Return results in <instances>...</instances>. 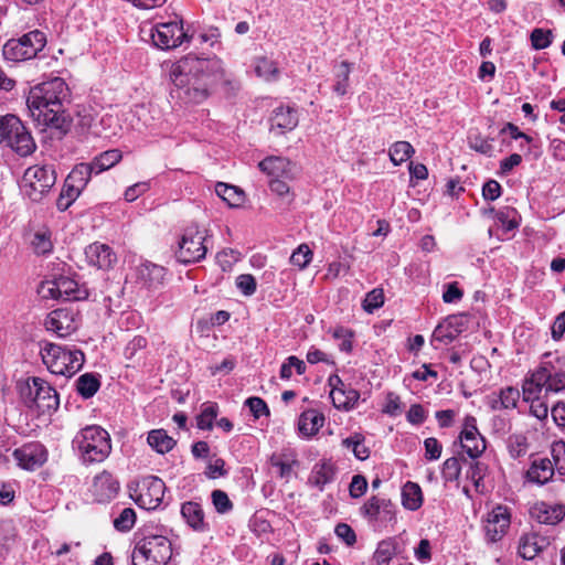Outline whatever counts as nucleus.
Returning <instances> with one entry per match:
<instances>
[{
	"instance_id": "obj_47",
	"label": "nucleus",
	"mask_w": 565,
	"mask_h": 565,
	"mask_svg": "<svg viewBox=\"0 0 565 565\" xmlns=\"http://www.w3.org/2000/svg\"><path fill=\"white\" fill-rule=\"evenodd\" d=\"M136 522V512L131 508H125L114 520V526L120 532H127L132 529Z\"/></svg>"
},
{
	"instance_id": "obj_50",
	"label": "nucleus",
	"mask_w": 565,
	"mask_h": 565,
	"mask_svg": "<svg viewBox=\"0 0 565 565\" xmlns=\"http://www.w3.org/2000/svg\"><path fill=\"white\" fill-rule=\"evenodd\" d=\"M34 184H35V170L32 167H29L24 171V174L22 175V178L19 182V188H20L21 193L24 196L32 200L33 193L35 191Z\"/></svg>"
},
{
	"instance_id": "obj_37",
	"label": "nucleus",
	"mask_w": 565,
	"mask_h": 565,
	"mask_svg": "<svg viewBox=\"0 0 565 565\" xmlns=\"http://www.w3.org/2000/svg\"><path fill=\"white\" fill-rule=\"evenodd\" d=\"M351 73V64L347 61L341 62L334 68L333 92L338 96H344L349 89V79Z\"/></svg>"
},
{
	"instance_id": "obj_63",
	"label": "nucleus",
	"mask_w": 565,
	"mask_h": 565,
	"mask_svg": "<svg viewBox=\"0 0 565 565\" xmlns=\"http://www.w3.org/2000/svg\"><path fill=\"white\" fill-rule=\"evenodd\" d=\"M367 489V482L366 479L361 475H355L352 478V481L350 483V495L352 498H360L362 497Z\"/></svg>"
},
{
	"instance_id": "obj_30",
	"label": "nucleus",
	"mask_w": 565,
	"mask_h": 565,
	"mask_svg": "<svg viewBox=\"0 0 565 565\" xmlns=\"http://www.w3.org/2000/svg\"><path fill=\"white\" fill-rule=\"evenodd\" d=\"M148 445L158 454L164 455L171 451L177 441L173 437L169 436L164 429H152L148 433Z\"/></svg>"
},
{
	"instance_id": "obj_62",
	"label": "nucleus",
	"mask_w": 565,
	"mask_h": 565,
	"mask_svg": "<svg viewBox=\"0 0 565 565\" xmlns=\"http://www.w3.org/2000/svg\"><path fill=\"white\" fill-rule=\"evenodd\" d=\"M501 185L495 180H489L482 186V196L487 201H494L501 195Z\"/></svg>"
},
{
	"instance_id": "obj_18",
	"label": "nucleus",
	"mask_w": 565,
	"mask_h": 565,
	"mask_svg": "<svg viewBox=\"0 0 565 565\" xmlns=\"http://www.w3.org/2000/svg\"><path fill=\"white\" fill-rule=\"evenodd\" d=\"M95 173L90 163H79L73 168L65 180V188L71 191V198H78Z\"/></svg>"
},
{
	"instance_id": "obj_19",
	"label": "nucleus",
	"mask_w": 565,
	"mask_h": 565,
	"mask_svg": "<svg viewBox=\"0 0 565 565\" xmlns=\"http://www.w3.org/2000/svg\"><path fill=\"white\" fill-rule=\"evenodd\" d=\"M92 491L98 502H106L116 497L119 491V482L108 471L95 476Z\"/></svg>"
},
{
	"instance_id": "obj_31",
	"label": "nucleus",
	"mask_w": 565,
	"mask_h": 565,
	"mask_svg": "<svg viewBox=\"0 0 565 565\" xmlns=\"http://www.w3.org/2000/svg\"><path fill=\"white\" fill-rule=\"evenodd\" d=\"M330 397L334 407L339 409L353 408L360 398V394L356 390L347 387L345 385L341 390L330 391Z\"/></svg>"
},
{
	"instance_id": "obj_59",
	"label": "nucleus",
	"mask_w": 565,
	"mask_h": 565,
	"mask_svg": "<svg viewBox=\"0 0 565 565\" xmlns=\"http://www.w3.org/2000/svg\"><path fill=\"white\" fill-rule=\"evenodd\" d=\"M150 189V183L147 181L137 182L130 186H128L124 193V198L127 202H134L139 196L145 194Z\"/></svg>"
},
{
	"instance_id": "obj_6",
	"label": "nucleus",
	"mask_w": 565,
	"mask_h": 565,
	"mask_svg": "<svg viewBox=\"0 0 565 565\" xmlns=\"http://www.w3.org/2000/svg\"><path fill=\"white\" fill-rule=\"evenodd\" d=\"M42 361L46 369L56 375L72 376L84 365V353L75 348L47 343L41 349Z\"/></svg>"
},
{
	"instance_id": "obj_10",
	"label": "nucleus",
	"mask_w": 565,
	"mask_h": 565,
	"mask_svg": "<svg viewBox=\"0 0 565 565\" xmlns=\"http://www.w3.org/2000/svg\"><path fill=\"white\" fill-rule=\"evenodd\" d=\"M153 44L161 50H170L180 46L190 36L183 30L182 20L157 23L151 32Z\"/></svg>"
},
{
	"instance_id": "obj_24",
	"label": "nucleus",
	"mask_w": 565,
	"mask_h": 565,
	"mask_svg": "<svg viewBox=\"0 0 565 565\" xmlns=\"http://www.w3.org/2000/svg\"><path fill=\"white\" fill-rule=\"evenodd\" d=\"M335 473V465L331 460H322L313 466L309 482L322 491L327 484L334 480Z\"/></svg>"
},
{
	"instance_id": "obj_53",
	"label": "nucleus",
	"mask_w": 565,
	"mask_h": 565,
	"mask_svg": "<svg viewBox=\"0 0 565 565\" xmlns=\"http://www.w3.org/2000/svg\"><path fill=\"white\" fill-rule=\"evenodd\" d=\"M552 31L534 29L531 33V44L535 50H544L552 43Z\"/></svg>"
},
{
	"instance_id": "obj_54",
	"label": "nucleus",
	"mask_w": 565,
	"mask_h": 565,
	"mask_svg": "<svg viewBox=\"0 0 565 565\" xmlns=\"http://www.w3.org/2000/svg\"><path fill=\"white\" fill-rule=\"evenodd\" d=\"M211 497L213 505L218 513L224 514L233 509V503L231 502L226 492L222 490H214Z\"/></svg>"
},
{
	"instance_id": "obj_3",
	"label": "nucleus",
	"mask_w": 565,
	"mask_h": 565,
	"mask_svg": "<svg viewBox=\"0 0 565 565\" xmlns=\"http://www.w3.org/2000/svg\"><path fill=\"white\" fill-rule=\"evenodd\" d=\"M41 267L50 274L44 275V279L38 287V295L43 299H55L64 301H78L88 297V291L85 287L78 285L77 281L70 277L63 276L64 263L58 260L49 262L45 266Z\"/></svg>"
},
{
	"instance_id": "obj_7",
	"label": "nucleus",
	"mask_w": 565,
	"mask_h": 565,
	"mask_svg": "<svg viewBox=\"0 0 565 565\" xmlns=\"http://www.w3.org/2000/svg\"><path fill=\"white\" fill-rule=\"evenodd\" d=\"M6 143L19 156L26 157L33 153L35 142L30 131L14 115L0 117V145Z\"/></svg>"
},
{
	"instance_id": "obj_13",
	"label": "nucleus",
	"mask_w": 565,
	"mask_h": 565,
	"mask_svg": "<svg viewBox=\"0 0 565 565\" xmlns=\"http://www.w3.org/2000/svg\"><path fill=\"white\" fill-rule=\"evenodd\" d=\"M45 328L58 337H67L78 327L77 315L72 308H60L49 313Z\"/></svg>"
},
{
	"instance_id": "obj_1",
	"label": "nucleus",
	"mask_w": 565,
	"mask_h": 565,
	"mask_svg": "<svg viewBox=\"0 0 565 565\" xmlns=\"http://www.w3.org/2000/svg\"><path fill=\"white\" fill-rule=\"evenodd\" d=\"M169 78L173 84L172 94L185 104L205 100L214 87L226 81L223 62L216 56L202 57L188 54L172 63Z\"/></svg>"
},
{
	"instance_id": "obj_32",
	"label": "nucleus",
	"mask_w": 565,
	"mask_h": 565,
	"mask_svg": "<svg viewBox=\"0 0 565 565\" xmlns=\"http://www.w3.org/2000/svg\"><path fill=\"white\" fill-rule=\"evenodd\" d=\"M402 504L411 511L418 510L423 504V493L420 487L412 481H407L402 488Z\"/></svg>"
},
{
	"instance_id": "obj_43",
	"label": "nucleus",
	"mask_w": 565,
	"mask_h": 565,
	"mask_svg": "<svg viewBox=\"0 0 565 565\" xmlns=\"http://www.w3.org/2000/svg\"><path fill=\"white\" fill-rule=\"evenodd\" d=\"M218 413L217 404L207 403L203 405L201 413L199 414L196 422L198 427L203 430H210L213 427V422L216 419Z\"/></svg>"
},
{
	"instance_id": "obj_45",
	"label": "nucleus",
	"mask_w": 565,
	"mask_h": 565,
	"mask_svg": "<svg viewBox=\"0 0 565 565\" xmlns=\"http://www.w3.org/2000/svg\"><path fill=\"white\" fill-rule=\"evenodd\" d=\"M507 447L512 458H520L527 452V439L522 434L511 435L507 440Z\"/></svg>"
},
{
	"instance_id": "obj_44",
	"label": "nucleus",
	"mask_w": 565,
	"mask_h": 565,
	"mask_svg": "<svg viewBox=\"0 0 565 565\" xmlns=\"http://www.w3.org/2000/svg\"><path fill=\"white\" fill-rule=\"evenodd\" d=\"M255 72L258 77L265 81H274L278 76L276 63L267 57H259L256 60Z\"/></svg>"
},
{
	"instance_id": "obj_2",
	"label": "nucleus",
	"mask_w": 565,
	"mask_h": 565,
	"mask_svg": "<svg viewBox=\"0 0 565 565\" xmlns=\"http://www.w3.org/2000/svg\"><path fill=\"white\" fill-rule=\"evenodd\" d=\"M67 90L61 77L38 84V129L43 143L61 140L71 129L72 119L63 109Z\"/></svg>"
},
{
	"instance_id": "obj_61",
	"label": "nucleus",
	"mask_w": 565,
	"mask_h": 565,
	"mask_svg": "<svg viewBox=\"0 0 565 565\" xmlns=\"http://www.w3.org/2000/svg\"><path fill=\"white\" fill-rule=\"evenodd\" d=\"M335 535L348 545H353L356 541V535L352 527L345 523H339L335 526Z\"/></svg>"
},
{
	"instance_id": "obj_15",
	"label": "nucleus",
	"mask_w": 565,
	"mask_h": 565,
	"mask_svg": "<svg viewBox=\"0 0 565 565\" xmlns=\"http://www.w3.org/2000/svg\"><path fill=\"white\" fill-rule=\"evenodd\" d=\"M510 513L507 507L497 505L487 515L484 532L488 541L498 542L507 533L510 526Z\"/></svg>"
},
{
	"instance_id": "obj_17",
	"label": "nucleus",
	"mask_w": 565,
	"mask_h": 565,
	"mask_svg": "<svg viewBox=\"0 0 565 565\" xmlns=\"http://www.w3.org/2000/svg\"><path fill=\"white\" fill-rule=\"evenodd\" d=\"M85 257L89 265L99 269H109L117 260L116 254L106 245L95 242L85 248Z\"/></svg>"
},
{
	"instance_id": "obj_29",
	"label": "nucleus",
	"mask_w": 565,
	"mask_h": 565,
	"mask_svg": "<svg viewBox=\"0 0 565 565\" xmlns=\"http://www.w3.org/2000/svg\"><path fill=\"white\" fill-rule=\"evenodd\" d=\"M323 423L324 417L322 414L315 409H309L300 415L298 420V429L303 436L311 437L319 431V429L323 426Z\"/></svg>"
},
{
	"instance_id": "obj_11",
	"label": "nucleus",
	"mask_w": 565,
	"mask_h": 565,
	"mask_svg": "<svg viewBox=\"0 0 565 565\" xmlns=\"http://www.w3.org/2000/svg\"><path fill=\"white\" fill-rule=\"evenodd\" d=\"M166 484L154 476L145 477L139 484L138 502L146 510L157 509L164 497Z\"/></svg>"
},
{
	"instance_id": "obj_14",
	"label": "nucleus",
	"mask_w": 565,
	"mask_h": 565,
	"mask_svg": "<svg viewBox=\"0 0 565 565\" xmlns=\"http://www.w3.org/2000/svg\"><path fill=\"white\" fill-rule=\"evenodd\" d=\"M33 38H35V31H31L19 39L9 40L2 50L4 58L21 62L35 57Z\"/></svg>"
},
{
	"instance_id": "obj_39",
	"label": "nucleus",
	"mask_w": 565,
	"mask_h": 565,
	"mask_svg": "<svg viewBox=\"0 0 565 565\" xmlns=\"http://www.w3.org/2000/svg\"><path fill=\"white\" fill-rule=\"evenodd\" d=\"M99 386V379L93 373H85L81 375L76 381V390L78 394L84 398L93 397L97 393Z\"/></svg>"
},
{
	"instance_id": "obj_57",
	"label": "nucleus",
	"mask_w": 565,
	"mask_h": 565,
	"mask_svg": "<svg viewBox=\"0 0 565 565\" xmlns=\"http://www.w3.org/2000/svg\"><path fill=\"white\" fill-rule=\"evenodd\" d=\"M425 458L427 460H438L441 456L443 446L434 437H428L424 440Z\"/></svg>"
},
{
	"instance_id": "obj_25",
	"label": "nucleus",
	"mask_w": 565,
	"mask_h": 565,
	"mask_svg": "<svg viewBox=\"0 0 565 565\" xmlns=\"http://www.w3.org/2000/svg\"><path fill=\"white\" fill-rule=\"evenodd\" d=\"M554 470L555 468L552 460L548 458H541L532 462L526 476L529 481L544 484L552 479Z\"/></svg>"
},
{
	"instance_id": "obj_23",
	"label": "nucleus",
	"mask_w": 565,
	"mask_h": 565,
	"mask_svg": "<svg viewBox=\"0 0 565 565\" xmlns=\"http://www.w3.org/2000/svg\"><path fill=\"white\" fill-rule=\"evenodd\" d=\"M164 276L166 269L152 263H143L137 267L138 281L149 289L162 285Z\"/></svg>"
},
{
	"instance_id": "obj_35",
	"label": "nucleus",
	"mask_w": 565,
	"mask_h": 565,
	"mask_svg": "<svg viewBox=\"0 0 565 565\" xmlns=\"http://www.w3.org/2000/svg\"><path fill=\"white\" fill-rule=\"evenodd\" d=\"M216 194L231 207H236L244 202V192L235 185L218 182L215 185Z\"/></svg>"
},
{
	"instance_id": "obj_26",
	"label": "nucleus",
	"mask_w": 565,
	"mask_h": 565,
	"mask_svg": "<svg viewBox=\"0 0 565 565\" xmlns=\"http://www.w3.org/2000/svg\"><path fill=\"white\" fill-rule=\"evenodd\" d=\"M181 514L185 522L195 531L203 532L207 524L204 521V511L196 502H185L181 507Z\"/></svg>"
},
{
	"instance_id": "obj_55",
	"label": "nucleus",
	"mask_w": 565,
	"mask_h": 565,
	"mask_svg": "<svg viewBox=\"0 0 565 565\" xmlns=\"http://www.w3.org/2000/svg\"><path fill=\"white\" fill-rule=\"evenodd\" d=\"M296 460H284L281 457L273 455L270 457V465L278 469L280 478L289 479L292 475L294 465Z\"/></svg>"
},
{
	"instance_id": "obj_46",
	"label": "nucleus",
	"mask_w": 565,
	"mask_h": 565,
	"mask_svg": "<svg viewBox=\"0 0 565 565\" xmlns=\"http://www.w3.org/2000/svg\"><path fill=\"white\" fill-rule=\"evenodd\" d=\"M38 182H41L42 190H50L56 182V171L53 164H43L40 169H38Z\"/></svg>"
},
{
	"instance_id": "obj_58",
	"label": "nucleus",
	"mask_w": 565,
	"mask_h": 565,
	"mask_svg": "<svg viewBox=\"0 0 565 565\" xmlns=\"http://www.w3.org/2000/svg\"><path fill=\"white\" fill-rule=\"evenodd\" d=\"M245 405L249 408L255 418L269 415V408L260 397H249L245 401Z\"/></svg>"
},
{
	"instance_id": "obj_52",
	"label": "nucleus",
	"mask_w": 565,
	"mask_h": 565,
	"mask_svg": "<svg viewBox=\"0 0 565 565\" xmlns=\"http://www.w3.org/2000/svg\"><path fill=\"white\" fill-rule=\"evenodd\" d=\"M312 252L309 246L301 244L290 256V263L300 269H303L311 262Z\"/></svg>"
},
{
	"instance_id": "obj_64",
	"label": "nucleus",
	"mask_w": 565,
	"mask_h": 565,
	"mask_svg": "<svg viewBox=\"0 0 565 565\" xmlns=\"http://www.w3.org/2000/svg\"><path fill=\"white\" fill-rule=\"evenodd\" d=\"M565 333V310L561 312L554 320L552 326L551 334L552 339L558 341Z\"/></svg>"
},
{
	"instance_id": "obj_5",
	"label": "nucleus",
	"mask_w": 565,
	"mask_h": 565,
	"mask_svg": "<svg viewBox=\"0 0 565 565\" xmlns=\"http://www.w3.org/2000/svg\"><path fill=\"white\" fill-rule=\"evenodd\" d=\"M525 401L535 398L544 391V395L559 393L565 390V372L557 370L552 362H542L523 384Z\"/></svg>"
},
{
	"instance_id": "obj_38",
	"label": "nucleus",
	"mask_w": 565,
	"mask_h": 565,
	"mask_svg": "<svg viewBox=\"0 0 565 565\" xmlns=\"http://www.w3.org/2000/svg\"><path fill=\"white\" fill-rule=\"evenodd\" d=\"M13 458L17 465L24 470H33L35 467V445L25 444L13 451Z\"/></svg>"
},
{
	"instance_id": "obj_34",
	"label": "nucleus",
	"mask_w": 565,
	"mask_h": 565,
	"mask_svg": "<svg viewBox=\"0 0 565 565\" xmlns=\"http://www.w3.org/2000/svg\"><path fill=\"white\" fill-rule=\"evenodd\" d=\"M122 158V153L118 149H110L96 156L90 163L96 174L109 170L116 166Z\"/></svg>"
},
{
	"instance_id": "obj_33",
	"label": "nucleus",
	"mask_w": 565,
	"mask_h": 565,
	"mask_svg": "<svg viewBox=\"0 0 565 565\" xmlns=\"http://www.w3.org/2000/svg\"><path fill=\"white\" fill-rule=\"evenodd\" d=\"M488 212L494 213L498 223L502 226L505 233L518 228L520 225L521 217L514 207L504 206L498 211L491 207Z\"/></svg>"
},
{
	"instance_id": "obj_60",
	"label": "nucleus",
	"mask_w": 565,
	"mask_h": 565,
	"mask_svg": "<svg viewBox=\"0 0 565 565\" xmlns=\"http://www.w3.org/2000/svg\"><path fill=\"white\" fill-rule=\"evenodd\" d=\"M236 286L245 296H252L256 291V280L249 274L239 275L236 278Z\"/></svg>"
},
{
	"instance_id": "obj_36",
	"label": "nucleus",
	"mask_w": 565,
	"mask_h": 565,
	"mask_svg": "<svg viewBox=\"0 0 565 565\" xmlns=\"http://www.w3.org/2000/svg\"><path fill=\"white\" fill-rule=\"evenodd\" d=\"M399 551L398 543L395 539L384 540L379 543L373 559L376 565H390L392 557Z\"/></svg>"
},
{
	"instance_id": "obj_40",
	"label": "nucleus",
	"mask_w": 565,
	"mask_h": 565,
	"mask_svg": "<svg viewBox=\"0 0 565 565\" xmlns=\"http://www.w3.org/2000/svg\"><path fill=\"white\" fill-rule=\"evenodd\" d=\"M415 152L413 146L407 141H396L388 150V156L394 166H399L408 160Z\"/></svg>"
},
{
	"instance_id": "obj_51",
	"label": "nucleus",
	"mask_w": 565,
	"mask_h": 565,
	"mask_svg": "<svg viewBox=\"0 0 565 565\" xmlns=\"http://www.w3.org/2000/svg\"><path fill=\"white\" fill-rule=\"evenodd\" d=\"M551 454L555 470L562 476L565 475V443H554L552 445Z\"/></svg>"
},
{
	"instance_id": "obj_20",
	"label": "nucleus",
	"mask_w": 565,
	"mask_h": 565,
	"mask_svg": "<svg viewBox=\"0 0 565 565\" xmlns=\"http://www.w3.org/2000/svg\"><path fill=\"white\" fill-rule=\"evenodd\" d=\"M60 399L56 391L46 382L38 377V417L51 416L57 411Z\"/></svg>"
},
{
	"instance_id": "obj_41",
	"label": "nucleus",
	"mask_w": 565,
	"mask_h": 565,
	"mask_svg": "<svg viewBox=\"0 0 565 565\" xmlns=\"http://www.w3.org/2000/svg\"><path fill=\"white\" fill-rule=\"evenodd\" d=\"M342 446L351 449L359 460H365L370 456V450L364 445V437L361 434H354L353 436L343 439Z\"/></svg>"
},
{
	"instance_id": "obj_4",
	"label": "nucleus",
	"mask_w": 565,
	"mask_h": 565,
	"mask_svg": "<svg viewBox=\"0 0 565 565\" xmlns=\"http://www.w3.org/2000/svg\"><path fill=\"white\" fill-rule=\"evenodd\" d=\"M73 447L85 463L102 462L111 451L109 434L97 425L79 430L73 439Z\"/></svg>"
},
{
	"instance_id": "obj_9",
	"label": "nucleus",
	"mask_w": 565,
	"mask_h": 565,
	"mask_svg": "<svg viewBox=\"0 0 565 565\" xmlns=\"http://www.w3.org/2000/svg\"><path fill=\"white\" fill-rule=\"evenodd\" d=\"M206 231L193 224L184 230L179 242L177 252L178 259L183 264L196 263L206 255L207 247L205 245Z\"/></svg>"
},
{
	"instance_id": "obj_12",
	"label": "nucleus",
	"mask_w": 565,
	"mask_h": 565,
	"mask_svg": "<svg viewBox=\"0 0 565 565\" xmlns=\"http://www.w3.org/2000/svg\"><path fill=\"white\" fill-rule=\"evenodd\" d=\"M460 441L462 449L472 459L480 457L486 450V440L478 430L476 417L466 416Z\"/></svg>"
},
{
	"instance_id": "obj_48",
	"label": "nucleus",
	"mask_w": 565,
	"mask_h": 565,
	"mask_svg": "<svg viewBox=\"0 0 565 565\" xmlns=\"http://www.w3.org/2000/svg\"><path fill=\"white\" fill-rule=\"evenodd\" d=\"M384 303V292L380 288H375L366 294L363 300V309L372 313L374 310L381 308Z\"/></svg>"
},
{
	"instance_id": "obj_8",
	"label": "nucleus",
	"mask_w": 565,
	"mask_h": 565,
	"mask_svg": "<svg viewBox=\"0 0 565 565\" xmlns=\"http://www.w3.org/2000/svg\"><path fill=\"white\" fill-rule=\"evenodd\" d=\"M171 555V543L166 536L149 535L136 544L131 559L134 565H166Z\"/></svg>"
},
{
	"instance_id": "obj_56",
	"label": "nucleus",
	"mask_w": 565,
	"mask_h": 565,
	"mask_svg": "<svg viewBox=\"0 0 565 565\" xmlns=\"http://www.w3.org/2000/svg\"><path fill=\"white\" fill-rule=\"evenodd\" d=\"M457 337V331L450 326L439 324L435 328L431 341H438L445 344L451 343Z\"/></svg>"
},
{
	"instance_id": "obj_22",
	"label": "nucleus",
	"mask_w": 565,
	"mask_h": 565,
	"mask_svg": "<svg viewBox=\"0 0 565 565\" xmlns=\"http://www.w3.org/2000/svg\"><path fill=\"white\" fill-rule=\"evenodd\" d=\"M258 168L267 175L290 179L292 177L291 162L284 157H267L258 163Z\"/></svg>"
},
{
	"instance_id": "obj_16",
	"label": "nucleus",
	"mask_w": 565,
	"mask_h": 565,
	"mask_svg": "<svg viewBox=\"0 0 565 565\" xmlns=\"http://www.w3.org/2000/svg\"><path fill=\"white\" fill-rule=\"evenodd\" d=\"M297 110L290 106L276 107L269 118L270 131L275 135H284L294 130L298 125Z\"/></svg>"
},
{
	"instance_id": "obj_42",
	"label": "nucleus",
	"mask_w": 565,
	"mask_h": 565,
	"mask_svg": "<svg viewBox=\"0 0 565 565\" xmlns=\"http://www.w3.org/2000/svg\"><path fill=\"white\" fill-rule=\"evenodd\" d=\"M32 385L35 386V376H29L26 380H20L17 383L21 402L31 409L35 406V396H33Z\"/></svg>"
},
{
	"instance_id": "obj_49",
	"label": "nucleus",
	"mask_w": 565,
	"mask_h": 565,
	"mask_svg": "<svg viewBox=\"0 0 565 565\" xmlns=\"http://www.w3.org/2000/svg\"><path fill=\"white\" fill-rule=\"evenodd\" d=\"M390 504V501L385 499L372 497L364 503L362 510L363 513L370 519H376L381 512V509H386Z\"/></svg>"
},
{
	"instance_id": "obj_27",
	"label": "nucleus",
	"mask_w": 565,
	"mask_h": 565,
	"mask_svg": "<svg viewBox=\"0 0 565 565\" xmlns=\"http://www.w3.org/2000/svg\"><path fill=\"white\" fill-rule=\"evenodd\" d=\"M545 540L537 534H524L520 539L518 553L522 558L531 561L542 552Z\"/></svg>"
},
{
	"instance_id": "obj_28",
	"label": "nucleus",
	"mask_w": 565,
	"mask_h": 565,
	"mask_svg": "<svg viewBox=\"0 0 565 565\" xmlns=\"http://www.w3.org/2000/svg\"><path fill=\"white\" fill-rule=\"evenodd\" d=\"M520 398V392L518 388L508 386L502 388L498 394L490 397L489 405L492 409H512L516 407Z\"/></svg>"
},
{
	"instance_id": "obj_21",
	"label": "nucleus",
	"mask_w": 565,
	"mask_h": 565,
	"mask_svg": "<svg viewBox=\"0 0 565 565\" xmlns=\"http://www.w3.org/2000/svg\"><path fill=\"white\" fill-rule=\"evenodd\" d=\"M530 513L540 523L556 524L565 516V505L541 501L531 507Z\"/></svg>"
}]
</instances>
